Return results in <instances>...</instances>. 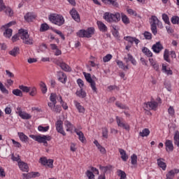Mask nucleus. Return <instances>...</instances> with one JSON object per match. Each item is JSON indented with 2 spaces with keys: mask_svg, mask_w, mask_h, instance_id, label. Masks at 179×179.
Segmentation results:
<instances>
[{
  "mask_svg": "<svg viewBox=\"0 0 179 179\" xmlns=\"http://www.w3.org/2000/svg\"><path fill=\"white\" fill-rule=\"evenodd\" d=\"M19 37L22 40V43H24V44H27V45H31L33 44V38L30 37L27 30L24 29H19L18 33L12 37L13 43L17 41V40H19Z\"/></svg>",
  "mask_w": 179,
  "mask_h": 179,
  "instance_id": "obj_1",
  "label": "nucleus"
},
{
  "mask_svg": "<svg viewBox=\"0 0 179 179\" xmlns=\"http://www.w3.org/2000/svg\"><path fill=\"white\" fill-rule=\"evenodd\" d=\"M103 19L108 23H118L121 20L120 13H111L106 12L103 14Z\"/></svg>",
  "mask_w": 179,
  "mask_h": 179,
  "instance_id": "obj_2",
  "label": "nucleus"
},
{
  "mask_svg": "<svg viewBox=\"0 0 179 179\" xmlns=\"http://www.w3.org/2000/svg\"><path fill=\"white\" fill-rule=\"evenodd\" d=\"M151 22L150 26H151V31L152 34L154 36H156L157 34V26H159V27H163V24L160 20H159V18L156 17V15H152L150 18Z\"/></svg>",
  "mask_w": 179,
  "mask_h": 179,
  "instance_id": "obj_3",
  "label": "nucleus"
},
{
  "mask_svg": "<svg viewBox=\"0 0 179 179\" xmlns=\"http://www.w3.org/2000/svg\"><path fill=\"white\" fill-rule=\"evenodd\" d=\"M49 20L53 24H56L57 26H62L65 23V19L64 16L58 14H51L49 15Z\"/></svg>",
  "mask_w": 179,
  "mask_h": 179,
  "instance_id": "obj_4",
  "label": "nucleus"
},
{
  "mask_svg": "<svg viewBox=\"0 0 179 179\" xmlns=\"http://www.w3.org/2000/svg\"><path fill=\"white\" fill-rule=\"evenodd\" d=\"M29 137H31V139H34V141H36V142H38V143H43V146H48V143H47V141H51V136L45 135L41 136L31 134L29 135Z\"/></svg>",
  "mask_w": 179,
  "mask_h": 179,
  "instance_id": "obj_5",
  "label": "nucleus"
},
{
  "mask_svg": "<svg viewBox=\"0 0 179 179\" xmlns=\"http://www.w3.org/2000/svg\"><path fill=\"white\" fill-rule=\"evenodd\" d=\"M94 34V28L90 27L87 30L80 29L77 32V36L81 38H90Z\"/></svg>",
  "mask_w": 179,
  "mask_h": 179,
  "instance_id": "obj_6",
  "label": "nucleus"
},
{
  "mask_svg": "<svg viewBox=\"0 0 179 179\" xmlns=\"http://www.w3.org/2000/svg\"><path fill=\"white\" fill-rule=\"evenodd\" d=\"M83 75L88 83L90 84L91 88L94 93H97V87H96V82L92 78V76L89 73H83Z\"/></svg>",
  "mask_w": 179,
  "mask_h": 179,
  "instance_id": "obj_7",
  "label": "nucleus"
},
{
  "mask_svg": "<svg viewBox=\"0 0 179 179\" xmlns=\"http://www.w3.org/2000/svg\"><path fill=\"white\" fill-rule=\"evenodd\" d=\"M116 122L117 126L120 128H123V129H126V131H129V124L125 123V121H124V118L116 116Z\"/></svg>",
  "mask_w": 179,
  "mask_h": 179,
  "instance_id": "obj_8",
  "label": "nucleus"
},
{
  "mask_svg": "<svg viewBox=\"0 0 179 179\" xmlns=\"http://www.w3.org/2000/svg\"><path fill=\"white\" fill-rule=\"evenodd\" d=\"M144 107L145 108H147V110H153L154 111H156L157 107H159V103L155 101H148L144 103Z\"/></svg>",
  "mask_w": 179,
  "mask_h": 179,
  "instance_id": "obj_9",
  "label": "nucleus"
},
{
  "mask_svg": "<svg viewBox=\"0 0 179 179\" xmlns=\"http://www.w3.org/2000/svg\"><path fill=\"white\" fill-rule=\"evenodd\" d=\"M55 127L56 131H57L59 134H61L63 136H66V133L64 131V122L62 120H57L55 123Z\"/></svg>",
  "mask_w": 179,
  "mask_h": 179,
  "instance_id": "obj_10",
  "label": "nucleus"
},
{
  "mask_svg": "<svg viewBox=\"0 0 179 179\" xmlns=\"http://www.w3.org/2000/svg\"><path fill=\"white\" fill-rule=\"evenodd\" d=\"M16 113L22 120H30L31 118V115L22 111V108L19 106L16 108Z\"/></svg>",
  "mask_w": 179,
  "mask_h": 179,
  "instance_id": "obj_11",
  "label": "nucleus"
},
{
  "mask_svg": "<svg viewBox=\"0 0 179 179\" xmlns=\"http://www.w3.org/2000/svg\"><path fill=\"white\" fill-rule=\"evenodd\" d=\"M2 10H5L6 13L9 16H12L13 15V11L12 10L11 8L6 7L5 3H3V0H0V12Z\"/></svg>",
  "mask_w": 179,
  "mask_h": 179,
  "instance_id": "obj_12",
  "label": "nucleus"
},
{
  "mask_svg": "<svg viewBox=\"0 0 179 179\" xmlns=\"http://www.w3.org/2000/svg\"><path fill=\"white\" fill-rule=\"evenodd\" d=\"M56 64L58 66L61 67V69L64 71V72H72V68H71V66H69L66 63L57 60Z\"/></svg>",
  "mask_w": 179,
  "mask_h": 179,
  "instance_id": "obj_13",
  "label": "nucleus"
},
{
  "mask_svg": "<svg viewBox=\"0 0 179 179\" xmlns=\"http://www.w3.org/2000/svg\"><path fill=\"white\" fill-rule=\"evenodd\" d=\"M72 19L75 20V22H77V23H79L80 22V15H79V13L78 10H76V8H73L70 12H69Z\"/></svg>",
  "mask_w": 179,
  "mask_h": 179,
  "instance_id": "obj_14",
  "label": "nucleus"
},
{
  "mask_svg": "<svg viewBox=\"0 0 179 179\" xmlns=\"http://www.w3.org/2000/svg\"><path fill=\"white\" fill-rule=\"evenodd\" d=\"M48 106L52 111V113H57L59 114V113H61V110H62L61 106L57 105V103H51V102H48Z\"/></svg>",
  "mask_w": 179,
  "mask_h": 179,
  "instance_id": "obj_15",
  "label": "nucleus"
},
{
  "mask_svg": "<svg viewBox=\"0 0 179 179\" xmlns=\"http://www.w3.org/2000/svg\"><path fill=\"white\" fill-rule=\"evenodd\" d=\"M164 48L163 47V45L160 43V41L157 42L155 44L152 45V50L153 52H155V54H159V52Z\"/></svg>",
  "mask_w": 179,
  "mask_h": 179,
  "instance_id": "obj_16",
  "label": "nucleus"
},
{
  "mask_svg": "<svg viewBox=\"0 0 179 179\" xmlns=\"http://www.w3.org/2000/svg\"><path fill=\"white\" fill-rule=\"evenodd\" d=\"M57 78L62 83H66V79H68V77H66V74H65L62 71H58L57 72Z\"/></svg>",
  "mask_w": 179,
  "mask_h": 179,
  "instance_id": "obj_17",
  "label": "nucleus"
},
{
  "mask_svg": "<svg viewBox=\"0 0 179 179\" xmlns=\"http://www.w3.org/2000/svg\"><path fill=\"white\" fill-rule=\"evenodd\" d=\"M165 146L166 152H173L174 150V145L171 140H166Z\"/></svg>",
  "mask_w": 179,
  "mask_h": 179,
  "instance_id": "obj_18",
  "label": "nucleus"
},
{
  "mask_svg": "<svg viewBox=\"0 0 179 179\" xmlns=\"http://www.w3.org/2000/svg\"><path fill=\"white\" fill-rule=\"evenodd\" d=\"M64 127L66 128V131L67 132H71V134L72 131H73V129H76L73 124H72V123H71V122L68 120L64 121Z\"/></svg>",
  "mask_w": 179,
  "mask_h": 179,
  "instance_id": "obj_19",
  "label": "nucleus"
},
{
  "mask_svg": "<svg viewBox=\"0 0 179 179\" xmlns=\"http://www.w3.org/2000/svg\"><path fill=\"white\" fill-rule=\"evenodd\" d=\"M24 20H26V22H33V20L36 19V15L34 13H27L24 16Z\"/></svg>",
  "mask_w": 179,
  "mask_h": 179,
  "instance_id": "obj_20",
  "label": "nucleus"
},
{
  "mask_svg": "<svg viewBox=\"0 0 179 179\" xmlns=\"http://www.w3.org/2000/svg\"><path fill=\"white\" fill-rule=\"evenodd\" d=\"M103 3H105V5H112V6H114L115 8H118L120 6V4H118V2H117V0H101Z\"/></svg>",
  "mask_w": 179,
  "mask_h": 179,
  "instance_id": "obj_21",
  "label": "nucleus"
},
{
  "mask_svg": "<svg viewBox=\"0 0 179 179\" xmlns=\"http://www.w3.org/2000/svg\"><path fill=\"white\" fill-rule=\"evenodd\" d=\"M124 61L126 62V64H128V62H131L133 65H136V60H135L134 57L129 53L127 54V57H124Z\"/></svg>",
  "mask_w": 179,
  "mask_h": 179,
  "instance_id": "obj_22",
  "label": "nucleus"
},
{
  "mask_svg": "<svg viewBox=\"0 0 179 179\" xmlns=\"http://www.w3.org/2000/svg\"><path fill=\"white\" fill-rule=\"evenodd\" d=\"M74 132H76V135H78L79 141H80V142L83 143V142H85L86 139V138H85V134H83V132L78 129H75Z\"/></svg>",
  "mask_w": 179,
  "mask_h": 179,
  "instance_id": "obj_23",
  "label": "nucleus"
},
{
  "mask_svg": "<svg viewBox=\"0 0 179 179\" xmlns=\"http://www.w3.org/2000/svg\"><path fill=\"white\" fill-rule=\"evenodd\" d=\"M19 168L22 171L28 172L29 171V165L27 163L23 162H18Z\"/></svg>",
  "mask_w": 179,
  "mask_h": 179,
  "instance_id": "obj_24",
  "label": "nucleus"
},
{
  "mask_svg": "<svg viewBox=\"0 0 179 179\" xmlns=\"http://www.w3.org/2000/svg\"><path fill=\"white\" fill-rule=\"evenodd\" d=\"M96 24L100 31H103V33H106V31L108 30V28H107V26L105 24H103V22L101 21H97Z\"/></svg>",
  "mask_w": 179,
  "mask_h": 179,
  "instance_id": "obj_25",
  "label": "nucleus"
},
{
  "mask_svg": "<svg viewBox=\"0 0 179 179\" xmlns=\"http://www.w3.org/2000/svg\"><path fill=\"white\" fill-rule=\"evenodd\" d=\"M157 163L159 167H160V169L164 170V171H166V169H167V164H166V163L164 162V159H162V158L158 159L157 160Z\"/></svg>",
  "mask_w": 179,
  "mask_h": 179,
  "instance_id": "obj_26",
  "label": "nucleus"
},
{
  "mask_svg": "<svg viewBox=\"0 0 179 179\" xmlns=\"http://www.w3.org/2000/svg\"><path fill=\"white\" fill-rule=\"evenodd\" d=\"M178 173H179V169L171 170L166 174V179H173L174 176H176V174H178Z\"/></svg>",
  "mask_w": 179,
  "mask_h": 179,
  "instance_id": "obj_27",
  "label": "nucleus"
},
{
  "mask_svg": "<svg viewBox=\"0 0 179 179\" xmlns=\"http://www.w3.org/2000/svg\"><path fill=\"white\" fill-rule=\"evenodd\" d=\"M76 94L78 96V97H80V99H85V97L87 96L86 92L83 90V88L77 90Z\"/></svg>",
  "mask_w": 179,
  "mask_h": 179,
  "instance_id": "obj_28",
  "label": "nucleus"
},
{
  "mask_svg": "<svg viewBox=\"0 0 179 179\" xmlns=\"http://www.w3.org/2000/svg\"><path fill=\"white\" fill-rule=\"evenodd\" d=\"M119 152L120 153L122 160H123V162H127V160H128L127 152H125L124 149L119 148Z\"/></svg>",
  "mask_w": 179,
  "mask_h": 179,
  "instance_id": "obj_29",
  "label": "nucleus"
},
{
  "mask_svg": "<svg viewBox=\"0 0 179 179\" xmlns=\"http://www.w3.org/2000/svg\"><path fill=\"white\" fill-rule=\"evenodd\" d=\"M17 135L22 142H24V143H26V142L29 141V137L26 134H24V133L18 132Z\"/></svg>",
  "mask_w": 179,
  "mask_h": 179,
  "instance_id": "obj_30",
  "label": "nucleus"
},
{
  "mask_svg": "<svg viewBox=\"0 0 179 179\" xmlns=\"http://www.w3.org/2000/svg\"><path fill=\"white\" fill-rule=\"evenodd\" d=\"M142 52H143V54H145L146 57H153V53L152 52V51H150V50H149V48L146 47H143L142 48Z\"/></svg>",
  "mask_w": 179,
  "mask_h": 179,
  "instance_id": "obj_31",
  "label": "nucleus"
},
{
  "mask_svg": "<svg viewBox=\"0 0 179 179\" xmlns=\"http://www.w3.org/2000/svg\"><path fill=\"white\" fill-rule=\"evenodd\" d=\"M74 104H75L76 108L78 109V112L84 114L85 108L83 106H82V105H80V103L78 102L77 101H75Z\"/></svg>",
  "mask_w": 179,
  "mask_h": 179,
  "instance_id": "obj_32",
  "label": "nucleus"
},
{
  "mask_svg": "<svg viewBox=\"0 0 179 179\" xmlns=\"http://www.w3.org/2000/svg\"><path fill=\"white\" fill-rule=\"evenodd\" d=\"M150 134V131L149 129H143L142 131L139 132V136L142 138H145V136H149Z\"/></svg>",
  "mask_w": 179,
  "mask_h": 179,
  "instance_id": "obj_33",
  "label": "nucleus"
},
{
  "mask_svg": "<svg viewBox=\"0 0 179 179\" xmlns=\"http://www.w3.org/2000/svg\"><path fill=\"white\" fill-rule=\"evenodd\" d=\"M20 51V49H19V48L15 47L13 50L8 52V54H10V55H12V57H16V55L19 54Z\"/></svg>",
  "mask_w": 179,
  "mask_h": 179,
  "instance_id": "obj_34",
  "label": "nucleus"
},
{
  "mask_svg": "<svg viewBox=\"0 0 179 179\" xmlns=\"http://www.w3.org/2000/svg\"><path fill=\"white\" fill-rule=\"evenodd\" d=\"M174 145L179 148V131H176L173 136Z\"/></svg>",
  "mask_w": 179,
  "mask_h": 179,
  "instance_id": "obj_35",
  "label": "nucleus"
},
{
  "mask_svg": "<svg viewBox=\"0 0 179 179\" xmlns=\"http://www.w3.org/2000/svg\"><path fill=\"white\" fill-rule=\"evenodd\" d=\"M117 175L118 177H120V179H127V173H125V171L118 169L117 171Z\"/></svg>",
  "mask_w": 179,
  "mask_h": 179,
  "instance_id": "obj_36",
  "label": "nucleus"
},
{
  "mask_svg": "<svg viewBox=\"0 0 179 179\" xmlns=\"http://www.w3.org/2000/svg\"><path fill=\"white\" fill-rule=\"evenodd\" d=\"M13 31L12 29L6 28V30L3 32V36H6V38H10V37H12Z\"/></svg>",
  "mask_w": 179,
  "mask_h": 179,
  "instance_id": "obj_37",
  "label": "nucleus"
},
{
  "mask_svg": "<svg viewBox=\"0 0 179 179\" xmlns=\"http://www.w3.org/2000/svg\"><path fill=\"white\" fill-rule=\"evenodd\" d=\"M111 169H113V166L110 165H108L106 166H103L101 165L99 166V169L103 171V173H106L107 171H110Z\"/></svg>",
  "mask_w": 179,
  "mask_h": 179,
  "instance_id": "obj_38",
  "label": "nucleus"
},
{
  "mask_svg": "<svg viewBox=\"0 0 179 179\" xmlns=\"http://www.w3.org/2000/svg\"><path fill=\"white\" fill-rule=\"evenodd\" d=\"M169 54H170V52L169 51V50L165 49L164 52V61H166V62H171V60L169 58Z\"/></svg>",
  "mask_w": 179,
  "mask_h": 179,
  "instance_id": "obj_39",
  "label": "nucleus"
},
{
  "mask_svg": "<svg viewBox=\"0 0 179 179\" xmlns=\"http://www.w3.org/2000/svg\"><path fill=\"white\" fill-rule=\"evenodd\" d=\"M13 94H14V96H17L18 97H23V92H22V90H20L19 89L13 90Z\"/></svg>",
  "mask_w": 179,
  "mask_h": 179,
  "instance_id": "obj_40",
  "label": "nucleus"
},
{
  "mask_svg": "<svg viewBox=\"0 0 179 179\" xmlns=\"http://www.w3.org/2000/svg\"><path fill=\"white\" fill-rule=\"evenodd\" d=\"M162 72L166 73V75H173V71L167 69V66L162 64Z\"/></svg>",
  "mask_w": 179,
  "mask_h": 179,
  "instance_id": "obj_41",
  "label": "nucleus"
},
{
  "mask_svg": "<svg viewBox=\"0 0 179 179\" xmlns=\"http://www.w3.org/2000/svg\"><path fill=\"white\" fill-rule=\"evenodd\" d=\"M51 104H57V94L52 93L50 96Z\"/></svg>",
  "mask_w": 179,
  "mask_h": 179,
  "instance_id": "obj_42",
  "label": "nucleus"
},
{
  "mask_svg": "<svg viewBox=\"0 0 179 179\" xmlns=\"http://www.w3.org/2000/svg\"><path fill=\"white\" fill-rule=\"evenodd\" d=\"M162 20H164L166 24H169V26L171 24L170 22V19L169 18V15H167L166 13L162 14Z\"/></svg>",
  "mask_w": 179,
  "mask_h": 179,
  "instance_id": "obj_43",
  "label": "nucleus"
},
{
  "mask_svg": "<svg viewBox=\"0 0 179 179\" xmlns=\"http://www.w3.org/2000/svg\"><path fill=\"white\" fill-rule=\"evenodd\" d=\"M131 164H133V166H135V164H137L138 156H136V155L134 154L131 156Z\"/></svg>",
  "mask_w": 179,
  "mask_h": 179,
  "instance_id": "obj_44",
  "label": "nucleus"
},
{
  "mask_svg": "<svg viewBox=\"0 0 179 179\" xmlns=\"http://www.w3.org/2000/svg\"><path fill=\"white\" fill-rule=\"evenodd\" d=\"M102 136L105 138V139L108 138V129H107V127L102 128Z\"/></svg>",
  "mask_w": 179,
  "mask_h": 179,
  "instance_id": "obj_45",
  "label": "nucleus"
},
{
  "mask_svg": "<svg viewBox=\"0 0 179 179\" xmlns=\"http://www.w3.org/2000/svg\"><path fill=\"white\" fill-rule=\"evenodd\" d=\"M19 89L24 93H29L30 92V87L24 85H20Z\"/></svg>",
  "mask_w": 179,
  "mask_h": 179,
  "instance_id": "obj_46",
  "label": "nucleus"
},
{
  "mask_svg": "<svg viewBox=\"0 0 179 179\" xmlns=\"http://www.w3.org/2000/svg\"><path fill=\"white\" fill-rule=\"evenodd\" d=\"M171 22L173 24H179V17L178 16H173L171 19Z\"/></svg>",
  "mask_w": 179,
  "mask_h": 179,
  "instance_id": "obj_47",
  "label": "nucleus"
},
{
  "mask_svg": "<svg viewBox=\"0 0 179 179\" xmlns=\"http://www.w3.org/2000/svg\"><path fill=\"white\" fill-rule=\"evenodd\" d=\"M48 129H50L49 126H46V127L38 126V131H39L40 132H47V131H48Z\"/></svg>",
  "mask_w": 179,
  "mask_h": 179,
  "instance_id": "obj_48",
  "label": "nucleus"
},
{
  "mask_svg": "<svg viewBox=\"0 0 179 179\" xmlns=\"http://www.w3.org/2000/svg\"><path fill=\"white\" fill-rule=\"evenodd\" d=\"M40 86L41 87V92L43 94H45V93H47V85H45V83L41 82L40 84Z\"/></svg>",
  "mask_w": 179,
  "mask_h": 179,
  "instance_id": "obj_49",
  "label": "nucleus"
},
{
  "mask_svg": "<svg viewBox=\"0 0 179 179\" xmlns=\"http://www.w3.org/2000/svg\"><path fill=\"white\" fill-rule=\"evenodd\" d=\"M0 90L1 92H2V93H5L6 94H9V91L6 90L5 86H3V84H2L1 82H0Z\"/></svg>",
  "mask_w": 179,
  "mask_h": 179,
  "instance_id": "obj_50",
  "label": "nucleus"
},
{
  "mask_svg": "<svg viewBox=\"0 0 179 179\" xmlns=\"http://www.w3.org/2000/svg\"><path fill=\"white\" fill-rule=\"evenodd\" d=\"M50 29V26L47 23L42 24L41 25V31H47Z\"/></svg>",
  "mask_w": 179,
  "mask_h": 179,
  "instance_id": "obj_51",
  "label": "nucleus"
},
{
  "mask_svg": "<svg viewBox=\"0 0 179 179\" xmlns=\"http://www.w3.org/2000/svg\"><path fill=\"white\" fill-rule=\"evenodd\" d=\"M122 21L124 24H129V18L126 15H122Z\"/></svg>",
  "mask_w": 179,
  "mask_h": 179,
  "instance_id": "obj_52",
  "label": "nucleus"
},
{
  "mask_svg": "<svg viewBox=\"0 0 179 179\" xmlns=\"http://www.w3.org/2000/svg\"><path fill=\"white\" fill-rule=\"evenodd\" d=\"M113 58V55L108 54L105 57H103V62H108L111 61V59Z\"/></svg>",
  "mask_w": 179,
  "mask_h": 179,
  "instance_id": "obj_53",
  "label": "nucleus"
},
{
  "mask_svg": "<svg viewBox=\"0 0 179 179\" xmlns=\"http://www.w3.org/2000/svg\"><path fill=\"white\" fill-rule=\"evenodd\" d=\"M87 177L88 178V179H94V174L93 173V172L87 170L85 173Z\"/></svg>",
  "mask_w": 179,
  "mask_h": 179,
  "instance_id": "obj_54",
  "label": "nucleus"
},
{
  "mask_svg": "<svg viewBox=\"0 0 179 179\" xmlns=\"http://www.w3.org/2000/svg\"><path fill=\"white\" fill-rule=\"evenodd\" d=\"M143 36L145 40H152V33L149 31H145Z\"/></svg>",
  "mask_w": 179,
  "mask_h": 179,
  "instance_id": "obj_55",
  "label": "nucleus"
},
{
  "mask_svg": "<svg viewBox=\"0 0 179 179\" xmlns=\"http://www.w3.org/2000/svg\"><path fill=\"white\" fill-rule=\"evenodd\" d=\"M37 94V89L36 87H30L29 95L34 96Z\"/></svg>",
  "mask_w": 179,
  "mask_h": 179,
  "instance_id": "obj_56",
  "label": "nucleus"
},
{
  "mask_svg": "<svg viewBox=\"0 0 179 179\" xmlns=\"http://www.w3.org/2000/svg\"><path fill=\"white\" fill-rule=\"evenodd\" d=\"M47 167L50 169H52L54 167V160L53 159H48V162L46 163Z\"/></svg>",
  "mask_w": 179,
  "mask_h": 179,
  "instance_id": "obj_57",
  "label": "nucleus"
},
{
  "mask_svg": "<svg viewBox=\"0 0 179 179\" xmlns=\"http://www.w3.org/2000/svg\"><path fill=\"white\" fill-rule=\"evenodd\" d=\"M135 38L131 36H124V40H126V41H128V43H130L131 45L134 44V39Z\"/></svg>",
  "mask_w": 179,
  "mask_h": 179,
  "instance_id": "obj_58",
  "label": "nucleus"
},
{
  "mask_svg": "<svg viewBox=\"0 0 179 179\" xmlns=\"http://www.w3.org/2000/svg\"><path fill=\"white\" fill-rule=\"evenodd\" d=\"M36 177H40V173L38 172L29 173V178H36Z\"/></svg>",
  "mask_w": 179,
  "mask_h": 179,
  "instance_id": "obj_59",
  "label": "nucleus"
},
{
  "mask_svg": "<svg viewBox=\"0 0 179 179\" xmlns=\"http://www.w3.org/2000/svg\"><path fill=\"white\" fill-rule=\"evenodd\" d=\"M168 113H169V115H171V117H173V115H174V114H176V110H174V108L173 106H170L168 108Z\"/></svg>",
  "mask_w": 179,
  "mask_h": 179,
  "instance_id": "obj_60",
  "label": "nucleus"
},
{
  "mask_svg": "<svg viewBox=\"0 0 179 179\" xmlns=\"http://www.w3.org/2000/svg\"><path fill=\"white\" fill-rule=\"evenodd\" d=\"M77 83H78L80 89H83V87L85 86V83L83 81L82 79H80V78L78 79Z\"/></svg>",
  "mask_w": 179,
  "mask_h": 179,
  "instance_id": "obj_61",
  "label": "nucleus"
},
{
  "mask_svg": "<svg viewBox=\"0 0 179 179\" xmlns=\"http://www.w3.org/2000/svg\"><path fill=\"white\" fill-rule=\"evenodd\" d=\"M0 177L1 178L6 177V173L5 172V169L2 168V166H0Z\"/></svg>",
  "mask_w": 179,
  "mask_h": 179,
  "instance_id": "obj_62",
  "label": "nucleus"
},
{
  "mask_svg": "<svg viewBox=\"0 0 179 179\" xmlns=\"http://www.w3.org/2000/svg\"><path fill=\"white\" fill-rule=\"evenodd\" d=\"M116 62L119 68H120L121 69H123V71H125V66L124 65V62H122V61L117 60Z\"/></svg>",
  "mask_w": 179,
  "mask_h": 179,
  "instance_id": "obj_63",
  "label": "nucleus"
},
{
  "mask_svg": "<svg viewBox=\"0 0 179 179\" xmlns=\"http://www.w3.org/2000/svg\"><path fill=\"white\" fill-rule=\"evenodd\" d=\"M48 162V159H47V158H45V157L40 158V163H41V164H43V166H46Z\"/></svg>",
  "mask_w": 179,
  "mask_h": 179,
  "instance_id": "obj_64",
  "label": "nucleus"
}]
</instances>
